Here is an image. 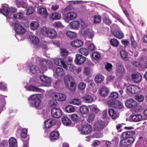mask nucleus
Returning a JSON list of instances; mask_svg holds the SVG:
<instances>
[{"label":"nucleus","instance_id":"nucleus-1","mask_svg":"<svg viewBox=\"0 0 147 147\" xmlns=\"http://www.w3.org/2000/svg\"><path fill=\"white\" fill-rule=\"evenodd\" d=\"M42 34L47 36L49 38L52 39L55 37L57 35V32L53 29H49L47 27H45L42 30Z\"/></svg>","mask_w":147,"mask_h":147},{"label":"nucleus","instance_id":"nucleus-2","mask_svg":"<svg viewBox=\"0 0 147 147\" xmlns=\"http://www.w3.org/2000/svg\"><path fill=\"white\" fill-rule=\"evenodd\" d=\"M65 83L67 87L71 91H74L76 89L75 80L73 77L69 76L68 80H64Z\"/></svg>","mask_w":147,"mask_h":147},{"label":"nucleus","instance_id":"nucleus-3","mask_svg":"<svg viewBox=\"0 0 147 147\" xmlns=\"http://www.w3.org/2000/svg\"><path fill=\"white\" fill-rule=\"evenodd\" d=\"M107 104L109 106L117 109H121L123 107V104L117 100H109L107 102Z\"/></svg>","mask_w":147,"mask_h":147},{"label":"nucleus","instance_id":"nucleus-4","mask_svg":"<svg viewBox=\"0 0 147 147\" xmlns=\"http://www.w3.org/2000/svg\"><path fill=\"white\" fill-rule=\"evenodd\" d=\"M14 30L18 34H23L25 32V30L24 28L20 24L15 23L13 24Z\"/></svg>","mask_w":147,"mask_h":147},{"label":"nucleus","instance_id":"nucleus-5","mask_svg":"<svg viewBox=\"0 0 147 147\" xmlns=\"http://www.w3.org/2000/svg\"><path fill=\"white\" fill-rule=\"evenodd\" d=\"M52 116L55 118H60L62 115V111L60 109L57 108H53L51 111Z\"/></svg>","mask_w":147,"mask_h":147},{"label":"nucleus","instance_id":"nucleus-6","mask_svg":"<svg viewBox=\"0 0 147 147\" xmlns=\"http://www.w3.org/2000/svg\"><path fill=\"white\" fill-rule=\"evenodd\" d=\"M53 62L50 60L43 59L40 62V66L44 68H51L53 67Z\"/></svg>","mask_w":147,"mask_h":147},{"label":"nucleus","instance_id":"nucleus-7","mask_svg":"<svg viewBox=\"0 0 147 147\" xmlns=\"http://www.w3.org/2000/svg\"><path fill=\"white\" fill-rule=\"evenodd\" d=\"M86 60V58L81 54H77L74 60L76 64L80 65L84 63Z\"/></svg>","mask_w":147,"mask_h":147},{"label":"nucleus","instance_id":"nucleus-8","mask_svg":"<svg viewBox=\"0 0 147 147\" xmlns=\"http://www.w3.org/2000/svg\"><path fill=\"white\" fill-rule=\"evenodd\" d=\"M126 89L128 91L132 94H136L140 92V88L136 85H130L127 86Z\"/></svg>","mask_w":147,"mask_h":147},{"label":"nucleus","instance_id":"nucleus-9","mask_svg":"<svg viewBox=\"0 0 147 147\" xmlns=\"http://www.w3.org/2000/svg\"><path fill=\"white\" fill-rule=\"evenodd\" d=\"M135 134V132L134 131H126L122 133V137L123 139L130 140L131 138L134 141V139L133 137Z\"/></svg>","mask_w":147,"mask_h":147},{"label":"nucleus","instance_id":"nucleus-10","mask_svg":"<svg viewBox=\"0 0 147 147\" xmlns=\"http://www.w3.org/2000/svg\"><path fill=\"white\" fill-rule=\"evenodd\" d=\"M134 140L131 138L130 140L124 139L120 141L119 145L120 147H127L132 144L134 142Z\"/></svg>","mask_w":147,"mask_h":147},{"label":"nucleus","instance_id":"nucleus-11","mask_svg":"<svg viewBox=\"0 0 147 147\" xmlns=\"http://www.w3.org/2000/svg\"><path fill=\"white\" fill-rule=\"evenodd\" d=\"M92 130V127L91 125L88 124H86L82 125L81 127V132L86 134L90 133Z\"/></svg>","mask_w":147,"mask_h":147},{"label":"nucleus","instance_id":"nucleus-12","mask_svg":"<svg viewBox=\"0 0 147 147\" xmlns=\"http://www.w3.org/2000/svg\"><path fill=\"white\" fill-rule=\"evenodd\" d=\"M131 79L134 82L138 83L140 82L141 81L142 76L140 73L137 72L132 74Z\"/></svg>","mask_w":147,"mask_h":147},{"label":"nucleus","instance_id":"nucleus-13","mask_svg":"<svg viewBox=\"0 0 147 147\" xmlns=\"http://www.w3.org/2000/svg\"><path fill=\"white\" fill-rule=\"evenodd\" d=\"M137 102L132 99L127 100L125 102L126 106L129 108H134L137 106Z\"/></svg>","mask_w":147,"mask_h":147},{"label":"nucleus","instance_id":"nucleus-14","mask_svg":"<svg viewBox=\"0 0 147 147\" xmlns=\"http://www.w3.org/2000/svg\"><path fill=\"white\" fill-rule=\"evenodd\" d=\"M59 133L58 131H54L51 133L49 138L51 141L54 142L59 138Z\"/></svg>","mask_w":147,"mask_h":147},{"label":"nucleus","instance_id":"nucleus-15","mask_svg":"<svg viewBox=\"0 0 147 147\" xmlns=\"http://www.w3.org/2000/svg\"><path fill=\"white\" fill-rule=\"evenodd\" d=\"M53 98H54L56 100L62 101L65 100L66 96L62 93L55 92L54 94Z\"/></svg>","mask_w":147,"mask_h":147},{"label":"nucleus","instance_id":"nucleus-16","mask_svg":"<svg viewBox=\"0 0 147 147\" xmlns=\"http://www.w3.org/2000/svg\"><path fill=\"white\" fill-rule=\"evenodd\" d=\"M29 100H32L34 102V106L35 107H38L40 103V100L37 95H33L31 96L28 98Z\"/></svg>","mask_w":147,"mask_h":147},{"label":"nucleus","instance_id":"nucleus-17","mask_svg":"<svg viewBox=\"0 0 147 147\" xmlns=\"http://www.w3.org/2000/svg\"><path fill=\"white\" fill-rule=\"evenodd\" d=\"M70 45L73 47L79 48L83 45V42L81 40L76 39L71 42Z\"/></svg>","mask_w":147,"mask_h":147},{"label":"nucleus","instance_id":"nucleus-18","mask_svg":"<svg viewBox=\"0 0 147 147\" xmlns=\"http://www.w3.org/2000/svg\"><path fill=\"white\" fill-rule=\"evenodd\" d=\"M77 16L76 13L74 12L67 13L65 15V18L67 20H70L74 19Z\"/></svg>","mask_w":147,"mask_h":147},{"label":"nucleus","instance_id":"nucleus-19","mask_svg":"<svg viewBox=\"0 0 147 147\" xmlns=\"http://www.w3.org/2000/svg\"><path fill=\"white\" fill-rule=\"evenodd\" d=\"M95 125L97 128V129L99 131L102 130L106 125L105 122L100 120H98L95 124Z\"/></svg>","mask_w":147,"mask_h":147},{"label":"nucleus","instance_id":"nucleus-20","mask_svg":"<svg viewBox=\"0 0 147 147\" xmlns=\"http://www.w3.org/2000/svg\"><path fill=\"white\" fill-rule=\"evenodd\" d=\"M116 72L119 74H121L125 71V69L123 66L120 63L117 64Z\"/></svg>","mask_w":147,"mask_h":147},{"label":"nucleus","instance_id":"nucleus-21","mask_svg":"<svg viewBox=\"0 0 147 147\" xmlns=\"http://www.w3.org/2000/svg\"><path fill=\"white\" fill-rule=\"evenodd\" d=\"M104 80V76L101 74H98L96 76L94 80L96 84H100Z\"/></svg>","mask_w":147,"mask_h":147},{"label":"nucleus","instance_id":"nucleus-22","mask_svg":"<svg viewBox=\"0 0 147 147\" xmlns=\"http://www.w3.org/2000/svg\"><path fill=\"white\" fill-rule=\"evenodd\" d=\"M109 90L108 88L106 87H104L100 89L99 94L100 95L103 97H105L108 94Z\"/></svg>","mask_w":147,"mask_h":147},{"label":"nucleus","instance_id":"nucleus-23","mask_svg":"<svg viewBox=\"0 0 147 147\" xmlns=\"http://www.w3.org/2000/svg\"><path fill=\"white\" fill-rule=\"evenodd\" d=\"M40 79L43 82L49 84H51L52 82V80L50 78L44 75H41L40 76Z\"/></svg>","mask_w":147,"mask_h":147},{"label":"nucleus","instance_id":"nucleus-24","mask_svg":"<svg viewBox=\"0 0 147 147\" xmlns=\"http://www.w3.org/2000/svg\"><path fill=\"white\" fill-rule=\"evenodd\" d=\"M54 63L57 65L64 67L65 63L63 60L61 58H56L54 60Z\"/></svg>","mask_w":147,"mask_h":147},{"label":"nucleus","instance_id":"nucleus-25","mask_svg":"<svg viewBox=\"0 0 147 147\" xmlns=\"http://www.w3.org/2000/svg\"><path fill=\"white\" fill-rule=\"evenodd\" d=\"M80 24V22L77 20L71 22L69 24L70 28L73 29H77Z\"/></svg>","mask_w":147,"mask_h":147},{"label":"nucleus","instance_id":"nucleus-26","mask_svg":"<svg viewBox=\"0 0 147 147\" xmlns=\"http://www.w3.org/2000/svg\"><path fill=\"white\" fill-rule=\"evenodd\" d=\"M113 35L116 37L121 39L124 37L123 33L121 31L119 30L114 31L113 33Z\"/></svg>","mask_w":147,"mask_h":147},{"label":"nucleus","instance_id":"nucleus-27","mask_svg":"<svg viewBox=\"0 0 147 147\" xmlns=\"http://www.w3.org/2000/svg\"><path fill=\"white\" fill-rule=\"evenodd\" d=\"M39 14L45 18H47L49 15L48 13L46 8L41 7L39 9Z\"/></svg>","mask_w":147,"mask_h":147},{"label":"nucleus","instance_id":"nucleus-28","mask_svg":"<svg viewBox=\"0 0 147 147\" xmlns=\"http://www.w3.org/2000/svg\"><path fill=\"white\" fill-rule=\"evenodd\" d=\"M109 116L113 119H115L118 117L116 111L113 109H111L109 110Z\"/></svg>","mask_w":147,"mask_h":147},{"label":"nucleus","instance_id":"nucleus-29","mask_svg":"<svg viewBox=\"0 0 147 147\" xmlns=\"http://www.w3.org/2000/svg\"><path fill=\"white\" fill-rule=\"evenodd\" d=\"M63 68L66 70L73 72L76 69V67L71 64H65Z\"/></svg>","mask_w":147,"mask_h":147},{"label":"nucleus","instance_id":"nucleus-30","mask_svg":"<svg viewBox=\"0 0 147 147\" xmlns=\"http://www.w3.org/2000/svg\"><path fill=\"white\" fill-rule=\"evenodd\" d=\"M61 121L62 123L66 126L69 125L71 123V121L66 116L62 117Z\"/></svg>","mask_w":147,"mask_h":147},{"label":"nucleus","instance_id":"nucleus-31","mask_svg":"<svg viewBox=\"0 0 147 147\" xmlns=\"http://www.w3.org/2000/svg\"><path fill=\"white\" fill-rule=\"evenodd\" d=\"M83 100L86 103H90L93 100V97L91 95H85L82 97Z\"/></svg>","mask_w":147,"mask_h":147},{"label":"nucleus","instance_id":"nucleus-32","mask_svg":"<svg viewBox=\"0 0 147 147\" xmlns=\"http://www.w3.org/2000/svg\"><path fill=\"white\" fill-rule=\"evenodd\" d=\"M9 147H16L17 142L16 139L13 138H10L9 140Z\"/></svg>","mask_w":147,"mask_h":147},{"label":"nucleus","instance_id":"nucleus-33","mask_svg":"<svg viewBox=\"0 0 147 147\" xmlns=\"http://www.w3.org/2000/svg\"><path fill=\"white\" fill-rule=\"evenodd\" d=\"M131 118L133 121L135 122L139 121L142 119V117L141 116L138 114L131 115Z\"/></svg>","mask_w":147,"mask_h":147},{"label":"nucleus","instance_id":"nucleus-34","mask_svg":"<svg viewBox=\"0 0 147 147\" xmlns=\"http://www.w3.org/2000/svg\"><path fill=\"white\" fill-rule=\"evenodd\" d=\"M48 122V123L49 124L50 127H51L53 125H55L58 124L59 125L60 123L57 121L56 119L52 118L49 119L47 120Z\"/></svg>","mask_w":147,"mask_h":147},{"label":"nucleus","instance_id":"nucleus-35","mask_svg":"<svg viewBox=\"0 0 147 147\" xmlns=\"http://www.w3.org/2000/svg\"><path fill=\"white\" fill-rule=\"evenodd\" d=\"M80 53L81 54L85 56H87L89 54V50L85 48H81L79 50Z\"/></svg>","mask_w":147,"mask_h":147},{"label":"nucleus","instance_id":"nucleus-36","mask_svg":"<svg viewBox=\"0 0 147 147\" xmlns=\"http://www.w3.org/2000/svg\"><path fill=\"white\" fill-rule=\"evenodd\" d=\"M30 38L32 42L34 45H36L38 44L39 42V40L38 38L35 36L31 35L30 36Z\"/></svg>","mask_w":147,"mask_h":147},{"label":"nucleus","instance_id":"nucleus-37","mask_svg":"<svg viewBox=\"0 0 147 147\" xmlns=\"http://www.w3.org/2000/svg\"><path fill=\"white\" fill-rule=\"evenodd\" d=\"M80 111L81 113L83 114H86L88 113L89 110L87 106L84 105L80 107Z\"/></svg>","mask_w":147,"mask_h":147},{"label":"nucleus","instance_id":"nucleus-38","mask_svg":"<svg viewBox=\"0 0 147 147\" xmlns=\"http://www.w3.org/2000/svg\"><path fill=\"white\" fill-rule=\"evenodd\" d=\"M110 42L111 45L115 47H118L119 44V42L118 40L115 38L111 39Z\"/></svg>","mask_w":147,"mask_h":147},{"label":"nucleus","instance_id":"nucleus-39","mask_svg":"<svg viewBox=\"0 0 147 147\" xmlns=\"http://www.w3.org/2000/svg\"><path fill=\"white\" fill-rule=\"evenodd\" d=\"M120 54L121 57L123 60L126 61L128 60L127 57L128 54L126 51L122 50L120 51Z\"/></svg>","mask_w":147,"mask_h":147},{"label":"nucleus","instance_id":"nucleus-40","mask_svg":"<svg viewBox=\"0 0 147 147\" xmlns=\"http://www.w3.org/2000/svg\"><path fill=\"white\" fill-rule=\"evenodd\" d=\"M57 101V100H56L54 98H53V99L49 101L48 104L49 106L51 107L55 108L58 104Z\"/></svg>","mask_w":147,"mask_h":147},{"label":"nucleus","instance_id":"nucleus-41","mask_svg":"<svg viewBox=\"0 0 147 147\" xmlns=\"http://www.w3.org/2000/svg\"><path fill=\"white\" fill-rule=\"evenodd\" d=\"M66 35L67 37L69 38L74 39L76 38L77 34L75 32L68 31L66 32Z\"/></svg>","mask_w":147,"mask_h":147},{"label":"nucleus","instance_id":"nucleus-42","mask_svg":"<svg viewBox=\"0 0 147 147\" xmlns=\"http://www.w3.org/2000/svg\"><path fill=\"white\" fill-rule=\"evenodd\" d=\"M39 23L33 21L30 23V26L31 29L35 30L39 27Z\"/></svg>","mask_w":147,"mask_h":147},{"label":"nucleus","instance_id":"nucleus-43","mask_svg":"<svg viewBox=\"0 0 147 147\" xmlns=\"http://www.w3.org/2000/svg\"><path fill=\"white\" fill-rule=\"evenodd\" d=\"M51 18L53 20H59L61 18L60 14L58 13H54L51 16Z\"/></svg>","mask_w":147,"mask_h":147},{"label":"nucleus","instance_id":"nucleus-44","mask_svg":"<svg viewBox=\"0 0 147 147\" xmlns=\"http://www.w3.org/2000/svg\"><path fill=\"white\" fill-rule=\"evenodd\" d=\"M0 11L4 16H7L9 14V8L7 7H4L2 11L1 9H0Z\"/></svg>","mask_w":147,"mask_h":147},{"label":"nucleus","instance_id":"nucleus-45","mask_svg":"<svg viewBox=\"0 0 147 147\" xmlns=\"http://www.w3.org/2000/svg\"><path fill=\"white\" fill-rule=\"evenodd\" d=\"M92 57L94 59L98 61L100 59V55L99 52H94L92 53Z\"/></svg>","mask_w":147,"mask_h":147},{"label":"nucleus","instance_id":"nucleus-46","mask_svg":"<svg viewBox=\"0 0 147 147\" xmlns=\"http://www.w3.org/2000/svg\"><path fill=\"white\" fill-rule=\"evenodd\" d=\"M56 72L58 76H63L65 74L63 69L61 67H58L57 68Z\"/></svg>","mask_w":147,"mask_h":147},{"label":"nucleus","instance_id":"nucleus-47","mask_svg":"<svg viewBox=\"0 0 147 147\" xmlns=\"http://www.w3.org/2000/svg\"><path fill=\"white\" fill-rule=\"evenodd\" d=\"M118 93L116 92H113L111 93L109 96V98L111 100H115L118 97Z\"/></svg>","mask_w":147,"mask_h":147},{"label":"nucleus","instance_id":"nucleus-48","mask_svg":"<svg viewBox=\"0 0 147 147\" xmlns=\"http://www.w3.org/2000/svg\"><path fill=\"white\" fill-rule=\"evenodd\" d=\"M71 118L72 121L74 123H77L79 121V118L78 115L76 114H74L71 115Z\"/></svg>","mask_w":147,"mask_h":147},{"label":"nucleus","instance_id":"nucleus-49","mask_svg":"<svg viewBox=\"0 0 147 147\" xmlns=\"http://www.w3.org/2000/svg\"><path fill=\"white\" fill-rule=\"evenodd\" d=\"M65 110L67 113H72L74 111L75 108L73 106L69 105L65 107Z\"/></svg>","mask_w":147,"mask_h":147},{"label":"nucleus","instance_id":"nucleus-50","mask_svg":"<svg viewBox=\"0 0 147 147\" xmlns=\"http://www.w3.org/2000/svg\"><path fill=\"white\" fill-rule=\"evenodd\" d=\"M27 133L28 130L27 129L24 128L22 130L21 136V138H22V140L23 141H24L23 139L26 137Z\"/></svg>","mask_w":147,"mask_h":147},{"label":"nucleus","instance_id":"nucleus-51","mask_svg":"<svg viewBox=\"0 0 147 147\" xmlns=\"http://www.w3.org/2000/svg\"><path fill=\"white\" fill-rule=\"evenodd\" d=\"M28 89L30 90L33 91H36L37 92H40L41 91V89L38 88L34 86L33 85H30L28 87Z\"/></svg>","mask_w":147,"mask_h":147},{"label":"nucleus","instance_id":"nucleus-52","mask_svg":"<svg viewBox=\"0 0 147 147\" xmlns=\"http://www.w3.org/2000/svg\"><path fill=\"white\" fill-rule=\"evenodd\" d=\"M29 69L31 73L35 74L37 72L38 68L36 66L33 65L30 67Z\"/></svg>","mask_w":147,"mask_h":147},{"label":"nucleus","instance_id":"nucleus-53","mask_svg":"<svg viewBox=\"0 0 147 147\" xmlns=\"http://www.w3.org/2000/svg\"><path fill=\"white\" fill-rule=\"evenodd\" d=\"M13 16L15 19H21L23 18V15L21 13H19L13 14Z\"/></svg>","mask_w":147,"mask_h":147},{"label":"nucleus","instance_id":"nucleus-54","mask_svg":"<svg viewBox=\"0 0 147 147\" xmlns=\"http://www.w3.org/2000/svg\"><path fill=\"white\" fill-rule=\"evenodd\" d=\"M91 68L89 67H85L84 71V74L87 76H88L91 73Z\"/></svg>","mask_w":147,"mask_h":147},{"label":"nucleus","instance_id":"nucleus-55","mask_svg":"<svg viewBox=\"0 0 147 147\" xmlns=\"http://www.w3.org/2000/svg\"><path fill=\"white\" fill-rule=\"evenodd\" d=\"M95 117L94 115L93 114H90L88 116L87 121L89 123H92L94 120Z\"/></svg>","mask_w":147,"mask_h":147},{"label":"nucleus","instance_id":"nucleus-56","mask_svg":"<svg viewBox=\"0 0 147 147\" xmlns=\"http://www.w3.org/2000/svg\"><path fill=\"white\" fill-rule=\"evenodd\" d=\"M103 22L107 25H110L112 23V22L108 17H105L103 18Z\"/></svg>","mask_w":147,"mask_h":147},{"label":"nucleus","instance_id":"nucleus-57","mask_svg":"<svg viewBox=\"0 0 147 147\" xmlns=\"http://www.w3.org/2000/svg\"><path fill=\"white\" fill-rule=\"evenodd\" d=\"M26 10L27 11L26 14L29 15L32 14L34 12V10L33 7H29L28 8L26 9Z\"/></svg>","mask_w":147,"mask_h":147},{"label":"nucleus","instance_id":"nucleus-58","mask_svg":"<svg viewBox=\"0 0 147 147\" xmlns=\"http://www.w3.org/2000/svg\"><path fill=\"white\" fill-rule=\"evenodd\" d=\"M0 89L3 91L6 90H7L6 84L4 82H0Z\"/></svg>","mask_w":147,"mask_h":147},{"label":"nucleus","instance_id":"nucleus-59","mask_svg":"<svg viewBox=\"0 0 147 147\" xmlns=\"http://www.w3.org/2000/svg\"><path fill=\"white\" fill-rule=\"evenodd\" d=\"M68 54V51L65 49H61V56L66 57Z\"/></svg>","mask_w":147,"mask_h":147},{"label":"nucleus","instance_id":"nucleus-60","mask_svg":"<svg viewBox=\"0 0 147 147\" xmlns=\"http://www.w3.org/2000/svg\"><path fill=\"white\" fill-rule=\"evenodd\" d=\"M132 64L136 67H142V64L141 63L138 61H133L132 62Z\"/></svg>","mask_w":147,"mask_h":147},{"label":"nucleus","instance_id":"nucleus-61","mask_svg":"<svg viewBox=\"0 0 147 147\" xmlns=\"http://www.w3.org/2000/svg\"><path fill=\"white\" fill-rule=\"evenodd\" d=\"M86 86V85L85 83L80 82L78 84V88L80 90H84Z\"/></svg>","mask_w":147,"mask_h":147},{"label":"nucleus","instance_id":"nucleus-62","mask_svg":"<svg viewBox=\"0 0 147 147\" xmlns=\"http://www.w3.org/2000/svg\"><path fill=\"white\" fill-rule=\"evenodd\" d=\"M135 99L138 101L139 102H142L144 100V97L142 95H139L135 96Z\"/></svg>","mask_w":147,"mask_h":147},{"label":"nucleus","instance_id":"nucleus-63","mask_svg":"<svg viewBox=\"0 0 147 147\" xmlns=\"http://www.w3.org/2000/svg\"><path fill=\"white\" fill-rule=\"evenodd\" d=\"M94 23H98L101 21V18L99 16H95L94 17Z\"/></svg>","mask_w":147,"mask_h":147},{"label":"nucleus","instance_id":"nucleus-64","mask_svg":"<svg viewBox=\"0 0 147 147\" xmlns=\"http://www.w3.org/2000/svg\"><path fill=\"white\" fill-rule=\"evenodd\" d=\"M88 48L91 51H92L95 50V48L93 44H90L88 46Z\"/></svg>","mask_w":147,"mask_h":147}]
</instances>
